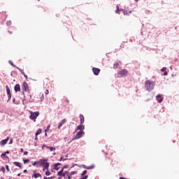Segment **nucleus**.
<instances>
[{"instance_id":"obj_1","label":"nucleus","mask_w":179,"mask_h":179,"mask_svg":"<svg viewBox=\"0 0 179 179\" xmlns=\"http://www.w3.org/2000/svg\"><path fill=\"white\" fill-rule=\"evenodd\" d=\"M145 87L147 89V90H148V92H150V90H153L154 87H155V83L152 81H150V80H148L145 81Z\"/></svg>"},{"instance_id":"obj_2","label":"nucleus","mask_w":179,"mask_h":179,"mask_svg":"<svg viewBox=\"0 0 179 179\" xmlns=\"http://www.w3.org/2000/svg\"><path fill=\"white\" fill-rule=\"evenodd\" d=\"M29 113L31 114L30 116H29L30 120L34 121V122H36V120H37V117H38L40 115V112H38V111H36V112L29 111Z\"/></svg>"},{"instance_id":"obj_3","label":"nucleus","mask_w":179,"mask_h":179,"mask_svg":"<svg viewBox=\"0 0 179 179\" xmlns=\"http://www.w3.org/2000/svg\"><path fill=\"white\" fill-rule=\"evenodd\" d=\"M38 163H39V167H45L50 164V162H47V159H40L38 161Z\"/></svg>"},{"instance_id":"obj_4","label":"nucleus","mask_w":179,"mask_h":179,"mask_svg":"<svg viewBox=\"0 0 179 179\" xmlns=\"http://www.w3.org/2000/svg\"><path fill=\"white\" fill-rule=\"evenodd\" d=\"M27 89H29V85H27V83L24 82L22 85V94H24V92H27Z\"/></svg>"},{"instance_id":"obj_5","label":"nucleus","mask_w":179,"mask_h":179,"mask_svg":"<svg viewBox=\"0 0 179 179\" xmlns=\"http://www.w3.org/2000/svg\"><path fill=\"white\" fill-rule=\"evenodd\" d=\"M6 92H7V95L8 97V99L7 101H10V99H12V94H10V89L9 88V86L6 85Z\"/></svg>"},{"instance_id":"obj_6","label":"nucleus","mask_w":179,"mask_h":179,"mask_svg":"<svg viewBox=\"0 0 179 179\" xmlns=\"http://www.w3.org/2000/svg\"><path fill=\"white\" fill-rule=\"evenodd\" d=\"M118 74L120 75V76H127L128 75V70L127 69H122L121 71H118Z\"/></svg>"},{"instance_id":"obj_7","label":"nucleus","mask_w":179,"mask_h":179,"mask_svg":"<svg viewBox=\"0 0 179 179\" xmlns=\"http://www.w3.org/2000/svg\"><path fill=\"white\" fill-rule=\"evenodd\" d=\"M84 134H85L84 131H80L77 132L73 139H80V137L83 136Z\"/></svg>"},{"instance_id":"obj_8","label":"nucleus","mask_w":179,"mask_h":179,"mask_svg":"<svg viewBox=\"0 0 179 179\" xmlns=\"http://www.w3.org/2000/svg\"><path fill=\"white\" fill-rule=\"evenodd\" d=\"M7 17L8 15H6V12L0 13V20H5Z\"/></svg>"},{"instance_id":"obj_9","label":"nucleus","mask_w":179,"mask_h":179,"mask_svg":"<svg viewBox=\"0 0 179 179\" xmlns=\"http://www.w3.org/2000/svg\"><path fill=\"white\" fill-rule=\"evenodd\" d=\"M66 174H69V172L66 171V172L64 173L63 168L62 169V170L60 171H59L57 173V176H62V177H65V176H66Z\"/></svg>"},{"instance_id":"obj_10","label":"nucleus","mask_w":179,"mask_h":179,"mask_svg":"<svg viewBox=\"0 0 179 179\" xmlns=\"http://www.w3.org/2000/svg\"><path fill=\"white\" fill-rule=\"evenodd\" d=\"M92 72L96 76H99V73H100V69L96 67L92 68Z\"/></svg>"},{"instance_id":"obj_11","label":"nucleus","mask_w":179,"mask_h":179,"mask_svg":"<svg viewBox=\"0 0 179 179\" xmlns=\"http://www.w3.org/2000/svg\"><path fill=\"white\" fill-rule=\"evenodd\" d=\"M59 166H61V163H57L52 165L53 167V170H56L57 171H58V170H59V169H61V167H59Z\"/></svg>"},{"instance_id":"obj_12","label":"nucleus","mask_w":179,"mask_h":179,"mask_svg":"<svg viewBox=\"0 0 179 179\" xmlns=\"http://www.w3.org/2000/svg\"><path fill=\"white\" fill-rule=\"evenodd\" d=\"M14 90L15 93H17V92H20V85L16 84L14 87Z\"/></svg>"},{"instance_id":"obj_13","label":"nucleus","mask_w":179,"mask_h":179,"mask_svg":"<svg viewBox=\"0 0 179 179\" xmlns=\"http://www.w3.org/2000/svg\"><path fill=\"white\" fill-rule=\"evenodd\" d=\"M66 122V119H63L59 124H58V129H61V127H62L63 124Z\"/></svg>"},{"instance_id":"obj_14","label":"nucleus","mask_w":179,"mask_h":179,"mask_svg":"<svg viewBox=\"0 0 179 179\" xmlns=\"http://www.w3.org/2000/svg\"><path fill=\"white\" fill-rule=\"evenodd\" d=\"M46 148V149H49V150H50V152H54V150H55V148H53V147H48V145H43L42 146V148Z\"/></svg>"},{"instance_id":"obj_15","label":"nucleus","mask_w":179,"mask_h":179,"mask_svg":"<svg viewBox=\"0 0 179 179\" xmlns=\"http://www.w3.org/2000/svg\"><path fill=\"white\" fill-rule=\"evenodd\" d=\"M38 178V177H40V178H41V175L40 174V173H36V171H34V174L32 175V178Z\"/></svg>"},{"instance_id":"obj_16","label":"nucleus","mask_w":179,"mask_h":179,"mask_svg":"<svg viewBox=\"0 0 179 179\" xmlns=\"http://www.w3.org/2000/svg\"><path fill=\"white\" fill-rule=\"evenodd\" d=\"M9 141V137H7L6 139H4V140H2L1 142H0V143H1V145H2L3 146L4 145H6V143H8V141Z\"/></svg>"},{"instance_id":"obj_17","label":"nucleus","mask_w":179,"mask_h":179,"mask_svg":"<svg viewBox=\"0 0 179 179\" xmlns=\"http://www.w3.org/2000/svg\"><path fill=\"white\" fill-rule=\"evenodd\" d=\"M156 100L158 101V103H162V101H163V98L161 95H157Z\"/></svg>"},{"instance_id":"obj_18","label":"nucleus","mask_w":179,"mask_h":179,"mask_svg":"<svg viewBox=\"0 0 179 179\" xmlns=\"http://www.w3.org/2000/svg\"><path fill=\"white\" fill-rule=\"evenodd\" d=\"M79 117H80V124H85V117L83 116V115L80 114Z\"/></svg>"},{"instance_id":"obj_19","label":"nucleus","mask_w":179,"mask_h":179,"mask_svg":"<svg viewBox=\"0 0 179 179\" xmlns=\"http://www.w3.org/2000/svg\"><path fill=\"white\" fill-rule=\"evenodd\" d=\"M77 129L83 131V129H85V125H83V124H80L79 126H78Z\"/></svg>"},{"instance_id":"obj_20","label":"nucleus","mask_w":179,"mask_h":179,"mask_svg":"<svg viewBox=\"0 0 179 179\" xmlns=\"http://www.w3.org/2000/svg\"><path fill=\"white\" fill-rule=\"evenodd\" d=\"M41 132H43V129H38L37 130V131L36 132L35 136H38V135H40V134H41Z\"/></svg>"},{"instance_id":"obj_21","label":"nucleus","mask_w":179,"mask_h":179,"mask_svg":"<svg viewBox=\"0 0 179 179\" xmlns=\"http://www.w3.org/2000/svg\"><path fill=\"white\" fill-rule=\"evenodd\" d=\"M48 169H50V164H48L45 166H43V171H45V170L48 171Z\"/></svg>"},{"instance_id":"obj_22","label":"nucleus","mask_w":179,"mask_h":179,"mask_svg":"<svg viewBox=\"0 0 179 179\" xmlns=\"http://www.w3.org/2000/svg\"><path fill=\"white\" fill-rule=\"evenodd\" d=\"M14 164L15 166H17V167H20V169H22V164H20V162H15Z\"/></svg>"},{"instance_id":"obj_23","label":"nucleus","mask_w":179,"mask_h":179,"mask_svg":"<svg viewBox=\"0 0 179 179\" xmlns=\"http://www.w3.org/2000/svg\"><path fill=\"white\" fill-rule=\"evenodd\" d=\"M17 69H18V71H20V73H22V75H23V76H24L26 75V73H24V71H23V70H22L19 67H16Z\"/></svg>"},{"instance_id":"obj_24","label":"nucleus","mask_w":179,"mask_h":179,"mask_svg":"<svg viewBox=\"0 0 179 179\" xmlns=\"http://www.w3.org/2000/svg\"><path fill=\"white\" fill-rule=\"evenodd\" d=\"M85 169H87V170H92V169H94V165L87 166Z\"/></svg>"},{"instance_id":"obj_25","label":"nucleus","mask_w":179,"mask_h":179,"mask_svg":"<svg viewBox=\"0 0 179 179\" xmlns=\"http://www.w3.org/2000/svg\"><path fill=\"white\" fill-rule=\"evenodd\" d=\"M1 156L2 159H8V157L6 156V155L5 153L1 154Z\"/></svg>"},{"instance_id":"obj_26","label":"nucleus","mask_w":179,"mask_h":179,"mask_svg":"<svg viewBox=\"0 0 179 179\" xmlns=\"http://www.w3.org/2000/svg\"><path fill=\"white\" fill-rule=\"evenodd\" d=\"M8 62H9L10 65H11V66H13V68H16V66H15V64H13V62H12L11 61H9Z\"/></svg>"},{"instance_id":"obj_27","label":"nucleus","mask_w":179,"mask_h":179,"mask_svg":"<svg viewBox=\"0 0 179 179\" xmlns=\"http://www.w3.org/2000/svg\"><path fill=\"white\" fill-rule=\"evenodd\" d=\"M123 13L124 15H129V13H131V11L128 12V11H123Z\"/></svg>"},{"instance_id":"obj_28","label":"nucleus","mask_w":179,"mask_h":179,"mask_svg":"<svg viewBox=\"0 0 179 179\" xmlns=\"http://www.w3.org/2000/svg\"><path fill=\"white\" fill-rule=\"evenodd\" d=\"M118 66H120V64L118 63H116L114 64V69H117V68H118Z\"/></svg>"},{"instance_id":"obj_29","label":"nucleus","mask_w":179,"mask_h":179,"mask_svg":"<svg viewBox=\"0 0 179 179\" xmlns=\"http://www.w3.org/2000/svg\"><path fill=\"white\" fill-rule=\"evenodd\" d=\"M45 176H51V172H50V171H45Z\"/></svg>"},{"instance_id":"obj_30","label":"nucleus","mask_w":179,"mask_h":179,"mask_svg":"<svg viewBox=\"0 0 179 179\" xmlns=\"http://www.w3.org/2000/svg\"><path fill=\"white\" fill-rule=\"evenodd\" d=\"M24 164H26V163H29L30 162V159H23Z\"/></svg>"},{"instance_id":"obj_31","label":"nucleus","mask_w":179,"mask_h":179,"mask_svg":"<svg viewBox=\"0 0 179 179\" xmlns=\"http://www.w3.org/2000/svg\"><path fill=\"white\" fill-rule=\"evenodd\" d=\"M166 69H167V68L163 67V68L161 69V71H162V72H166Z\"/></svg>"},{"instance_id":"obj_32","label":"nucleus","mask_w":179,"mask_h":179,"mask_svg":"<svg viewBox=\"0 0 179 179\" xmlns=\"http://www.w3.org/2000/svg\"><path fill=\"white\" fill-rule=\"evenodd\" d=\"M51 125L49 124L48 127H47V129L45 130V132H47V131H50V128Z\"/></svg>"},{"instance_id":"obj_33","label":"nucleus","mask_w":179,"mask_h":179,"mask_svg":"<svg viewBox=\"0 0 179 179\" xmlns=\"http://www.w3.org/2000/svg\"><path fill=\"white\" fill-rule=\"evenodd\" d=\"M87 173V170L83 171V172L81 173V176H85Z\"/></svg>"},{"instance_id":"obj_34","label":"nucleus","mask_w":179,"mask_h":179,"mask_svg":"<svg viewBox=\"0 0 179 179\" xmlns=\"http://www.w3.org/2000/svg\"><path fill=\"white\" fill-rule=\"evenodd\" d=\"M0 171H2L3 173H5V167H1L0 169Z\"/></svg>"},{"instance_id":"obj_35","label":"nucleus","mask_w":179,"mask_h":179,"mask_svg":"<svg viewBox=\"0 0 179 179\" xmlns=\"http://www.w3.org/2000/svg\"><path fill=\"white\" fill-rule=\"evenodd\" d=\"M36 164H39L38 161L34 162L32 164L33 166H36Z\"/></svg>"},{"instance_id":"obj_36","label":"nucleus","mask_w":179,"mask_h":179,"mask_svg":"<svg viewBox=\"0 0 179 179\" xmlns=\"http://www.w3.org/2000/svg\"><path fill=\"white\" fill-rule=\"evenodd\" d=\"M73 174H77L76 171H71L70 176H73Z\"/></svg>"},{"instance_id":"obj_37","label":"nucleus","mask_w":179,"mask_h":179,"mask_svg":"<svg viewBox=\"0 0 179 179\" xmlns=\"http://www.w3.org/2000/svg\"><path fill=\"white\" fill-rule=\"evenodd\" d=\"M6 169L8 172L10 171V170L9 169V166L8 165L6 166Z\"/></svg>"},{"instance_id":"obj_38","label":"nucleus","mask_w":179,"mask_h":179,"mask_svg":"<svg viewBox=\"0 0 179 179\" xmlns=\"http://www.w3.org/2000/svg\"><path fill=\"white\" fill-rule=\"evenodd\" d=\"M164 76H167L169 75V73L167 71H164Z\"/></svg>"},{"instance_id":"obj_39","label":"nucleus","mask_w":179,"mask_h":179,"mask_svg":"<svg viewBox=\"0 0 179 179\" xmlns=\"http://www.w3.org/2000/svg\"><path fill=\"white\" fill-rule=\"evenodd\" d=\"M48 93H50V92L48 91V90H46L45 92V94H48Z\"/></svg>"},{"instance_id":"obj_40","label":"nucleus","mask_w":179,"mask_h":179,"mask_svg":"<svg viewBox=\"0 0 179 179\" xmlns=\"http://www.w3.org/2000/svg\"><path fill=\"white\" fill-rule=\"evenodd\" d=\"M28 153H29V152H28L27 151L24 152V155H28Z\"/></svg>"},{"instance_id":"obj_41","label":"nucleus","mask_w":179,"mask_h":179,"mask_svg":"<svg viewBox=\"0 0 179 179\" xmlns=\"http://www.w3.org/2000/svg\"><path fill=\"white\" fill-rule=\"evenodd\" d=\"M68 169V165H65L64 167H63V169Z\"/></svg>"},{"instance_id":"obj_42","label":"nucleus","mask_w":179,"mask_h":179,"mask_svg":"<svg viewBox=\"0 0 179 179\" xmlns=\"http://www.w3.org/2000/svg\"><path fill=\"white\" fill-rule=\"evenodd\" d=\"M6 155H9V151H6L4 152Z\"/></svg>"},{"instance_id":"obj_43","label":"nucleus","mask_w":179,"mask_h":179,"mask_svg":"<svg viewBox=\"0 0 179 179\" xmlns=\"http://www.w3.org/2000/svg\"><path fill=\"white\" fill-rule=\"evenodd\" d=\"M71 177H72V176H68V179H71Z\"/></svg>"},{"instance_id":"obj_44","label":"nucleus","mask_w":179,"mask_h":179,"mask_svg":"<svg viewBox=\"0 0 179 179\" xmlns=\"http://www.w3.org/2000/svg\"><path fill=\"white\" fill-rule=\"evenodd\" d=\"M116 8L117 9V10H120V7L118 6H116Z\"/></svg>"},{"instance_id":"obj_45","label":"nucleus","mask_w":179,"mask_h":179,"mask_svg":"<svg viewBox=\"0 0 179 179\" xmlns=\"http://www.w3.org/2000/svg\"><path fill=\"white\" fill-rule=\"evenodd\" d=\"M24 76V78H25L26 79L28 78L27 75L25 74Z\"/></svg>"},{"instance_id":"obj_46","label":"nucleus","mask_w":179,"mask_h":179,"mask_svg":"<svg viewBox=\"0 0 179 179\" xmlns=\"http://www.w3.org/2000/svg\"><path fill=\"white\" fill-rule=\"evenodd\" d=\"M44 179H51V178H47V177H44Z\"/></svg>"},{"instance_id":"obj_47","label":"nucleus","mask_w":179,"mask_h":179,"mask_svg":"<svg viewBox=\"0 0 179 179\" xmlns=\"http://www.w3.org/2000/svg\"><path fill=\"white\" fill-rule=\"evenodd\" d=\"M120 10H118V9H117L116 10H115V13H118V11H119Z\"/></svg>"},{"instance_id":"obj_48","label":"nucleus","mask_w":179,"mask_h":179,"mask_svg":"<svg viewBox=\"0 0 179 179\" xmlns=\"http://www.w3.org/2000/svg\"><path fill=\"white\" fill-rule=\"evenodd\" d=\"M65 101H66L68 103H69V99H66Z\"/></svg>"},{"instance_id":"obj_49","label":"nucleus","mask_w":179,"mask_h":179,"mask_svg":"<svg viewBox=\"0 0 179 179\" xmlns=\"http://www.w3.org/2000/svg\"><path fill=\"white\" fill-rule=\"evenodd\" d=\"M119 179H126V178L124 177H120Z\"/></svg>"},{"instance_id":"obj_50","label":"nucleus","mask_w":179,"mask_h":179,"mask_svg":"<svg viewBox=\"0 0 179 179\" xmlns=\"http://www.w3.org/2000/svg\"><path fill=\"white\" fill-rule=\"evenodd\" d=\"M24 173H27V170H24Z\"/></svg>"},{"instance_id":"obj_51","label":"nucleus","mask_w":179,"mask_h":179,"mask_svg":"<svg viewBox=\"0 0 179 179\" xmlns=\"http://www.w3.org/2000/svg\"><path fill=\"white\" fill-rule=\"evenodd\" d=\"M17 177H20V173H18V174H17Z\"/></svg>"},{"instance_id":"obj_52","label":"nucleus","mask_w":179,"mask_h":179,"mask_svg":"<svg viewBox=\"0 0 179 179\" xmlns=\"http://www.w3.org/2000/svg\"><path fill=\"white\" fill-rule=\"evenodd\" d=\"M36 141H37L38 138H37V136H36V138H35Z\"/></svg>"},{"instance_id":"obj_53","label":"nucleus","mask_w":179,"mask_h":179,"mask_svg":"<svg viewBox=\"0 0 179 179\" xmlns=\"http://www.w3.org/2000/svg\"><path fill=\"white\" fill-rule=\"evenodd\" d=\"M21 152H23V148L21 149Z\"/></svg>"},{"instance_id":"obj_54","label":"nucleus","mask_w":179,"mask_h":179,"mask_svg":"<svg viewBox=\"0 0 179 179\" xmlns=\"http://www.w3.org/2000/svg\"><path fill=\"white\" fill-rule=\"evenodd\" d=\"M8 33H10V34H12V32H10V31H8Z\"/></svg>"},{"instance_id":"obj_55","label":"nucleus","mask_w":179,"mask_h":179,"mask_svg":"<svg viewBox=\"0 0 179 179\" xmlns=\"http://www.w3.org/2000/svg\"><path fill=\"white\" fill-rule=\"evenodd\" d=\"M42 97H43V99H44V95L43 94H42Z\"/></svg>"},{"instance_id":"obj_56","label":"nucleus","mask_w":179,"mask_h":179,"mask_svg":"<svg viewBox=\"0 0 179 179\" xmlns=\"http://www.w3.org/2000/svg\"><path fill=\"white\" fill-rule=\"evenodd\" d=\"M49 178L52 179V178H53V177H50Z\"/></svg>"},{"instance_id":"obj_57","label":"nucleus","mask_w":179,"mask_h":179,"mask_svg":"<svg viewBox=\"0 0 179 179\" xmlns=\"http://www.w3.org/2000/svg\"><path fill=\"white\" fill-rule=\"evenodd\" d=\"M45 136H47V133L45 134Z\"/></svg>"},{"instance_id":"obj_58","label":"nucleus","mask_w":179,"mask_h":179,"mask_svg":"<svg viewBox=\"0 0 179 179\" xmlns=\"http://www.w3.org/2000/svg\"><path fill=\"white\" fill-rule=\"evenodd\" d=\"M10 143H12V140H10Z\"/></svg>"},{"instance_id":"obj_59","label":"nucleus","mask_w":179,"mask_h":179,"mask_svg":"<svg viewBox=\"0 0 179 179\" xmlns=\"http://www.w3.org/2000/svg\"><path fill=\"white\" fill-rule=\"evenodd\" d=\"M135 1H136V2H138V0H135Z\"/></svg>"},{"instance_id":"obj_60","label":"nucleus","mask_w":179,"mask_h":179,"mask_svg":"<svg viewBox=\"0 0 179 179\" xmlns=\"http://www.w3.org/2000/svg\"><path fill=\"white\" fill-rule=\"evenodd\" d=\"M13 101H15V99H13Z\"/></svg>"},{"instance_id":"obj_61","label":"nucleus","mask_w":179,"mask_h":179,"mask_svg":"<svg viewBox=\"0 0 179 179\" xmlns=\"http://www.w3.org/2000/svg\"><path fill=\"white\" fill-rule=\"evenodd\" d=\"M1 179H3V178H1Z\"/></svg>"}]
</instances>
